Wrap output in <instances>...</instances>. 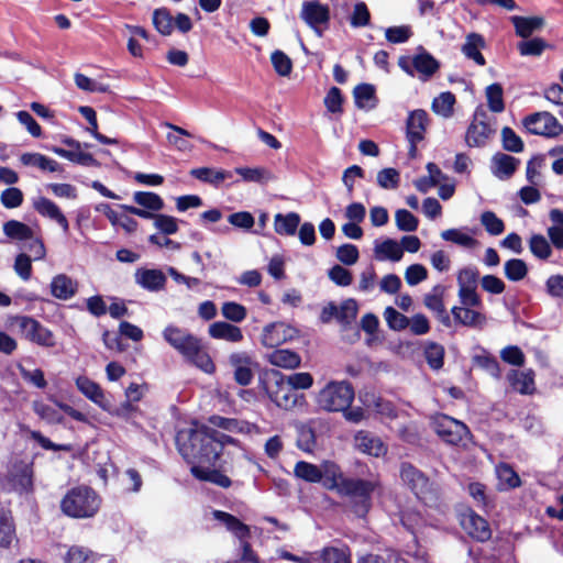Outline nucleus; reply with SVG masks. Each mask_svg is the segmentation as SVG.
Instances as JSON below:
<instances>
[{
    "label": "nucleus",
    "mask_w": 563,
    "mask_h": 563,
    "mask_svg": "<svg viewBox=\"0 0 563 563\" xmlns=\"http://www.w3.org/2000/svg\"><path fill=\"white\" fill-rule=\"evenodd\" d=\"M175 442L179 454L195 467L217 466L227 444H238V440L217 429L194 421L191 427L179 430Z\"/></svg>",
    "instance_id": "1"
},
{
    "label": "nucleus",
    "mask_w": 563,
    "mask_h": 563,
    "mask_svg": "<svg viewBox=\"0 0 563 563\" xmlns=\"http://www.w3.org/2000/svg\"><path fill=\"white\" fill-rule=\"evenodd\" d=\"M162 335L188 363L206 374H213L216 372V364L200 338L196 336L187 329L175 324L166 325Z\"/></svg>",
    "instance_id": "2"
},
{
    "label": "nucleus",
    "mask_w": 563,
    "mask_h": 563,
    "mask_svg": "<svg viewBox=\"0 0 563 563\" xmlns=\"http://www.w3.org/2000/svg\"><path fill=\"white\" fill-rule=\"evenodd\" d=\"M324 485L335 489L340 496L347 497L350 508L358 518H364L373 506V494L380 488L379 481L344 477L341 473H332Z\"/></svg>",
    "instance_id": "3"
},
{
    "label": "nucleus",
    "mask_w": 563,
    "mask_h": 563,
    "mask_svg": "<svg viewBox=\"0 0 563 563\" xmlns=\"http://www.w3.org/2000/svg\"><path fill=\"white\" fill-rule=\"evenodd\" d=\"M101 497L90 486L78 485L67 490L59 507L62 512L73 519L92 518L100 509Z\"/></svg>",
    "instance_id": "4"
},
{
    "label": "nucleus",
    "mask_w": 563,
    "mask_h": 563,
    "mask_svg": "<svg viewBox=\"0 0 563 563\" xmlns=\"http://www.w3.org/2000/svg\"><path fill=\"white\" fill-rule=\"evenodd\" d=\"M400 478L404 485L427 507L438 508L441 504V489L421 470L409 462L400 465Z\"/></svg>",
    "instance_id": "5"
},
{
    "label": "nucleus",
    "mask_w": 563,
    "mask_h": 563,
    "mask_svg": "<svg viewBox=\"0 0 563 563\" xmlns=\"http://www.w3.org/2000/svg\"><path fill=\"white\" fill-rule=\"evenodd\" d=\"M355 397L349 380H330L316 396L318 407L327 412H340L350 408Z\"/></svg>",
    "instance_id": "6"
},
{
    "label": "nucleus",
    "mask_w": 563,
    "mask_h": 563,
    "mask_svg": "<svg viewBox=\"0 0 563 563\" xmlns=\"http://www.w3.org/2000/svg\"><path fill=\"white\" fill-rule=\"evenodd\" d=\"M0 483L3 488L19 494L32 493L34 489L33 460L19 456L12 457Z\"/></svg>",
    "instance_id": "7"
},
{
    "label": "nucleus",
    "mask_w": 563,
    "mask_h": 563,
    "mask_svg": "<svg viewBox=\"0 0 563 563\" xmlns=\"http://www.w3.org/2000/svg\"><path fill=\"white\" fill-rule=\"evenodd\" d=\"M418 51V54L412 58L409 56H400L398 58V66L411 77H413L415 71H417L422 80H428L440 69V62L423 46H419Z\"/></svg>",
    "instance_id": "8"
},
{
    "label": "nucleus",
    "mask_w": 563,
    "mask_h": 563,
    "mask_svg": "<svg viewBox=\"0 0 563 563\" xmlns=\"http://www.w3.org/2000/svg\"><path fill=\"white\" fill-rule=\"evenodd\" d=\"M430 424L437 435L448 444L459 445L470 434L465 423L445 413H437Z\"/></svg>",
    "instance_id": "9"
},
{
    "label": "nucleus",
    "mask_w": 563,
    "mask_h": 563,
    "mask_svg": "<svg viewBox=\"0 0 563 563\" xmlns=\"http://www.w3.org/2000/svg\"><path fill=\"white\" fill-rule=\"evenodd\" d=\"M15 324L27 341L42 347L56 346V336L53 331L43 325L35 318L30 316H19L15 318Z\"/></svg>",
    "instance_id": "10"
},
{
    "label": "nucleus",
    "mask_w": 563,
    "mask_h": 563,
    "mask_svg": "<svg viewBox=\"0 0 563 563\" xmlns=\"http://www.w3.org/2000/svg\"><path fill=\"white\" fill-rule=\"evenodd\" d=\"M300 19L321 37L323 30L329 27L330 9L319 0H307L302 2Z\"/></svg>",
    "instance_id": "11"
},
{
    "label": "nucleus",
    "mask_w": 563,
    "mask_h": 563,
    "mask_svg": "<svg viewBox=\"0 0 563 563\" xmlns=\"http://www.w3.org/2000/svg\"><path fill=\"white\" fill-rule=\"evenodd\" d=\"M523 125L533 135L556 137L563 132V125L548 111L534 112L523 119Z\"/></svg>",
    "instance_id": "12"
},
{
    "label": "nucleus",
    "mask_w": 563,
    "mask_h": 563,
    "mask_svg": "<svg viewBox=\"0 0 563 563\" xmlns=\"http://www.w3.org/2000/svg\"><path fill=\"white\" fill-rule=\"evenodd\" d=\"M274 377L273 384H265V390L269 399L279 408L290 409L297 402V393L294 388L285 380V376L278 372L273 371Z\"/></svg>",
    "instance_id": "13"
},
{
    "label": "nucleus",
    "mask_w": 563,
    "mask_h": 563,
    "mask_svg": "<svg viewBox=\"0 0 563 563\" xmlns=\"http://www.w3.org/2000/svg\"><path fill=\"white\" fill-rule=\"evenodd\" d=\"M460 525L477 542H486L492 538V529L488 521L472 508H467L461 514Z\"/></svg>",
    "instance_id": "14"
},
{
    "label": "nucleus",
    "mask_w": 563,
    "mask_h": 563,
    "mask_svg": "<svg viewBox=\"0 0 563 563\" xmlns=\"http://www.w3.org/2000/svg\"><path fill=\"white\" fill-rule=\"evenodd\" d=\"M228 362L233 369L234 382L240 386H249L254 378L252 356L247 352H234L229 355Z\"/></svg>",
    "instance_id": "15"
},
{
    "label": "nucleus",
    "mask_w": 563,
    "mask_h": 563,
    "mask_svg": "<svg viewBox=\"0 0 563 563\" xmlns=\"http://www.w3.org/2000/svg\"><path fill=\"white\" fill-rule=\"evenodd\" d=\"M355 448L367 455L379 457L387 453V446L377 435L367 430H360L354 437Z\"/></svg>",
    "instance_id": "16"
},
{
    "label": "nucleus",
    "mask_w": 563,
    "mask_h": 563,
    "mask_svg": "<svg viewBox=\"0 0 563 563\" xmlns=\"http://www.w3.org/2000/svg\"><path fill=\"white\" fill-rule=\"evenodd\" d=\"M318 563H352L351 548L341 541L336 545L323 547L313 553Z\"/></svg>",
    "instance_id": "17"
},
{
    "label": "nucleus",
    "mask_w": 563,
    "mask_h": 563,
    "mask_svg": "<svg viewBox=\"0 0 563 563\" xmlns=\"http://www.w3.org/2000/svg\"><path fill=\"white\" fill-rule=\"evenodd\" d=\"M222 464L217 462V466H195L190 467L192 476L201 482H208L221 488H229L232 485L231 478L222 471Z\"/></svg>",
    "instance_id": "18"
},
{
    "label": "nucleus",
    "mask_w": 563,
    "mask_h": 563,
    "mask_svg": "<svg viewBox=\"0 0 563 563\" xmlns=\"http://www.w3.org/2000/svg\"><path fill=\"white\" fill-rule=\"evenodd\" d=\"M33 208L38 214L55 221L65 233H68L69 222L54 201L46 197H38L34 200Z\"/></svg>",
    "instance_id": "19"
},
{
    "label": "nucleus",
    "mask_w": 563,
    "mask_h": 563,
    "mask_svg": "<svg viewBox=\"0 0 563 563\" xmlns=\"http://www.w3.org/2000/svg\"><path fill=\"white\" fill-rule=\"evenodd\" d=\"M76 387L93 404L103 410H109L110 401L106 398L104 391L98 383L93 382L87 376H78L76 378Z\"/></svg>",
    "instance_id": "20"
},
{
    "label": "nucleus",
    "mask_w": 563,
    "mask_h": 563,
    "mask_svg": "<svg viewBox=\"0 0 563 563\" xmlns=\"http://www.w3.org/2000/svg\"><path fill=\"white\" fill-rule=\"evenodd\" d=\"M494 133L489 123L484 120H478V113L475 112L474 120L467 128L465 134L466 144L470 147H481L486 145L488 139Z\"/></svg>",
    "instance_id": "21"
},
{
    "label": "nucleus",
    "mask_w": 563,
    "mask_h": 563,
    "mask_svg": "<svg viewBox=\"0 0 563 563\" xmlns=\"http://www.w3.org/2000/svg\"><path fill=\"white\" fill-rule=\"evenodd\" d=\"M292 328L284 322H272L264 327L262 333V344L266 347H277L291 338Z\"/></svg>",
    "instance_id": "22"
},
{
    "label": "nucleus",
    "mask_w": 563,
    "mask_h": 563,
    "mask_svg": "<svg viewBox=\"0 0 563 563\" xmlns=\"http://www.w3.org/2000/svg\"><path fill=\"white\" fill-rule=\"evenodd\" d=\"M429 115L423 109H416L408 113L406 120V139L424 140Z\"/></svg>",
    "instance_id": "23"
},
{
    "label": "nucleus",
    "mask_w": 563,
    "mask_h": 563,
    "mask_svg": "<svg viewBox=\"0 0 563 563\" xmlns=\"http://www.w3.org/2000/svg\"><path fill=\"white\" fill-rule=\"evenodd\" d=\"M135 282L148 291H159L165 288L167 278L161 269L139 268L135 272Z\"/></svg>",
    "instance_id": "24"
},
{
    "label": "nucleus",
    "mask_w": 563,
    "mask_h": 563,
    "mask_svg": "<svg viewBox=\"0 0 563 563\" xmlns=\"http://www.w3.org/2000/svg\"><path fill=\"white\" fill-rule=\"evenodd\" d=\"M13 542H18V537L12 511L0 501V547L10 548Z\"/></svg>",
    "instance_id": "25"
},
{
    "label": "nucleus",
    "mask_w": 563,
    "mask_h": 563,
    "mask_svg": "<svg viewBox=\"0 0 563 563\" xmlns=\"http://www.w3.org/2000/svg\"><path fill=\"white\" fill-rule=\"evenodd\" d=\"M486 46L484 36L479 33H468L465 37V43L461 47V52L468 59H472L478 66H485L486 59L481 49Z\"/></svg>",
    "instance_id": "26"
},
{
    "label": "nucleus",
    "mask_w": 563,
    "mask_h": 563,
    "mask_svg": "<svg viewBox=\"0 0 563 563\" xmlns=\"http://www.w3.org/2000/svg\"><path fill=\"white\" fill-rule=\"evenodd\" d=\"M208 333L212 339L223 340L231 343H239L243 340L242 330L232 323L225 321H216L208 328Z\"/></svg>",
    "instance_id": "27"
},
{
    "label": "nucleus",
    "mask_w": 563,
    "mask_h": 563,
    "mask_svg": "<svg viewBox=\"0 0 563 563\" xmlns=\"http://www.w3.org/2000/svg\"><path fill=\"white\" fill-rule=\"evenodd\" d=\"M213 518L220 521L228 531L239 539L251 538V528L232 514L222 510H214Z\"/></svg>",
    "instance_id": "28"
},
{
    "label": "nucleus",
    "mask_w": 563,
    "mask_h": 563,
    "mask_svg": "<svg viewBox=\"0 0 563 563\" xmlns=\"http://www.w3.org/2000/svg\"><path fill=\"white\" fill-rule=\"evenodd\" d=\"M78 290V284L76 280H73L66 274H58L53 277L51 283V292L52 295L60 300L70 299L76 295Z\"/></svg>",
    "instance_id": "29"
},
{
    "label": "nucleus",
    "mask_w": 563,
    "mask_h": 563,
    "mask_svg": "<svg viewBox=\"0 0 563 563\" xmlns=\"http://www.w3.org/2000/svg\"><path fill=\"white\" fill-rule=\"evenodd\" d=\"M510 386L521 395H532L536 391L534 372L532 369L519 372L512 369L508 374Z\"/></svg>",
    "instance_id": "30"
},
{
    "label": "nucleus",
    "mask_w": 563,
    "mask_h": 563,
    "mask_svg": "<svg viewBox=\"0 0 563 563\" xmlns=\"http://www.w3.org/2000/svg\"><path fill=\"white\" fill-rule=\"evenodd\" d=\"M510 21L515 27L516 34L522 38H528L533 32L544 26L545 20L542 16H520L514 15Z\"/></svg>",
    "instance_id": "31"
},
{
    "label": "nucleus",
    "mask_w": 563,
    "mask_h": 563,
    "mask_svg": "<svg viewBox=\"0 0 563 563\" xmlns=\"http://www.w3.org/2000/svg\"><path fill=\"white\" fill-rule=\"evenodd\" d=\"M268 362L276 366L286 369H295L300 366V355L288 349H276L268 355Z\"/></svg>",
    "instance_id": "32"
},
{
    "label": "nucleus",
    "mask_w": 563,
    "mask_h": 563,
    "mask_svg": "<svg viewBox=\"0 0 563 563\" xmlns=\"http://www.w3.org/2000/svg\"><path fill=\"white\" fill-rule=\"evenodd\" d=\"M190 176L214 187H218L222 181L232 176L231 172L224 169H214L211 167L192 168L189 172Z\"/></svg>",
    "instance_id": "33"
},
{
    "label": "nucleus",
    "mask_w": 563,
    "mask_h": 563,
    "mask_svg": "<svg viewBox=\"0 0 563 563\" xmlns=\"http://www.w3.org/2000/svg\"><path fill=\"white\" fill-rule=\"evenodd\" d=\"M53 153L56 155L68 159L71 163L81 165V166H92V167H99L100 163L93 157L92 154L87 152H81L80 150H66L58 146H52L49 148Z\"/></svg>",
    "instance_id": "34"
},
{
    "label": "nucleus",
    "mask_w": 563,
    "mask_h": 563,
    "mask_svg": "<svg viewBox=\"0 0 563 563\" xmlns=\"http://www.w3.org/2000/svg\"><path fill=\"white\" fill-rule=\"evenodd\" d=\"M300 216L297 212H288L286 214L277 213L274 218V230L279 235H294L300 224Z\"/></svg>",
    "instance_id": "35"
},
{
    "label": "nucleus",
    "mask_w": 563,
    "mask_h": 563,
    "mask_svg": "<svg viewBox=\"0 0 563 563\" xmlns=\"http://www.w3.org/2000/svg\"><path fill=\"white\" fill-rule=\"evenodd\" d=\"M209 421L217 428L235 433H251L255 428L254 424L247 421L239 420L235 418H225L217 415L211 416Z\"/></svg>",
    "instance_id": "36"
},
{
    "label": "nucleus",
    "mask_w": 563,
    "mask_h": 563,
    "mask_svg": "<svg viewBox=\"0 0 563 563\" xmlns=\"http://www.w3.org/2000/svg\"><path fill=\"white\" fill-rule=\"evenodd\" d=\"M80 114L88 121L89 128L87 131L101 144L117 145L119 141L117 139L109 137L98 131L97 113L93 108L89 106H81L79 108Z\"/></svg>",
    "instance_id": "37"
},
{
    "label": "nucleus",
    "mask_w": 563,
    "mask_h": 563,
    "mask_svg": "<svg viewBox=\"0 0 563 563\" xmlns=\"http://www.w3.org/2000/svg\"><path fill=\"white\" fill-rule=\"evenodd\" d=\"M549 217L552 222V225L548 228L551 244L558 250H563V210L551 209Z\"/></svg>",
    "instance_id": "38"
},
{
    "label": "nucleus",
    "mask_w": 563,
    "mask_h": 563,
    "mask_svg": "<svg viewBox=\"0 0 563 563\" xmlns=\"http://www.w3.org/2000/svg\"><path fill=\"white\" fill-rule=\"evenodd\" d=\"M375 254L376 258L380 261L389 260L391 262H399L404 256V249L397 241L386 239L375 246Z\"/></svg>",
    "instance_id": "39"
},
{
    "label": "nucleus",
    "mask_w": 563,
    "mask_h": 563,
    "mask_svg": "<svg viewBox=\"0 0 563 563\" xmlns=\"http://www.w3.org/2000/svg\"><path fill=\"white\" fill-rule=\"evenodd\" d=\"M496 169L494 174L499 178H510L517 170L520 161L511 155L498 153L494 156Z\"/></svg>",
    "instance_id": "40"
},
{
    "label": "nucleus",
    "mask_w": 563,
    "mask_h": 563,
    "mask_svg": "<svg viewBox=\"0 0 563 563\" xmlns=\"http://www.w3.org/2000/svg\"><path fill=\"white\" fill-rule=\"evenodd\" d=\"M496 474L500 485L505 489H514L521 486V478L515 468L505 462H500L496 466Z\"/></svg>",
    "instance_id": "41"
},
{
    "label": "nucleus",
    "mask_w": 563,
    "mask_h": 563,
    "mask_svg": "<svg viewBox=\"0 0 563 563\" xmlns=\"http://www.w3.org/2000/svg\"><path fill=\"white\" fill-rule=\"evenodd\" d=\"M234 172L246 183L266 184L274 178L265 167H236Z\"/></svg>",
    "instance_id": "42"
},
{
    "label": "nucleus",
    "mask_w": 563,
    "mask_h": 563,
    "mask_svg": "<svg viewBox=\"0 0 563 563\" xmlns=\"http://www.w3.org/2000/svg\"><path fill=\"white\" fill-rule=\"evenodd\" d=\"M4 234L18 241L32 240L34 236L33 230L25 223L18 220H9L3 224Z\"/></svg>",
    "instance_id": "43"
},
{
    "label": "nucleus",
    "mask_w": 563,
    "mask_h": 563,
    "mask_svg": "<svg viewBox=\"0 0 563 563\" xmlns=\"http://www.w3.org/2000/svg\"><path fill=\"white\" fill-rule=\"evenodd\" d=\"M455 101V95L451 91L441 92L439 97L433 99L431 109L443 118H450L453 114Z\"/></svg>",
    "instance_id": "44"
},
{
    "label": "nucleus",
    "mask_w": 563,
    "mask_h": 563,
    "mask_svg": "<svg viewBox=\"0 0 563 563\" xmlns=\"http://www.w3.org/2000/svg\"><path fill=\"white\" fill-rule=\"evenodd\" d=\"M467 492L477 507L487 510L494 507V501L487 494V487L483 483L473 482L467 485Z\"/></svg>",
    "instance_id": "45"
},
{
    "label": "nucleus",
    "mask_w": 563,
    "mask_h": 563,
    "mask_svg": "<svg viewBox=\"0 0 563 563\" xmlns=\"http://www.w3.org/2000/svg\"><path fill=\"white\" fill-rule=\"evenodd\" d=\"M98 554L92 552L90 549L73 545L68 549L64 562L65 563H96Z\"/></svg>",
    "instance_id": "46"
},
{
    "label": "nucleus",
    "mask_w": 563,
    "mask_h": 563,
    "mask_svg": "<svg viewBox=\"0 0 563 563\" xmlns=\"http://www.w3.org/2000/svg\"><path fill=\"white\" fill-rule=\"evenodd\" d=\"M294 473L296 477L308 483H319L322 479L321 470L317 465L306 461L297 462L294 468Z\"/></svg>",
    "instance_id": "47"
},
{
    "label": "nucleus",
    "mask_w": 563,
    "mask_h": 563,
    "mask_svg": "<svg viewBox=\"0 0 563 563\" xmlns=\"http://www.w3.org/2000/svg\"><path fill=\"white\" fill-rule=\"evenodd\" d=\"M133 201L139 206L158 212L164 208V200L162 197L152 191H136L133 195Z\"/></svg>",
    "instance_id": "48"
},
{
    "label": "nucleus",
    "mask_w": 563,
    "mask_h": 563,
    "mask_svg": "<svg viewBox=\"0 0 563 563\" xmlns=\"http://www.w3.org/2000/svg\"><path fill=\"white\" fill-rule=\"evenodd\" d=\"M528 265L521 258H510L504 264V273L508 280L519 282L528 275Z\"/></svg>",
    "instance_id": "49"
},
{
    "label": "nucleus",
    "mask_w": 563,
    "mask_h": 563,
    "mask_svg": "<svg viewBox=\"0 0 563 563\" xmlns=\"http://www.w3.org/2000/svg\"><path fill=\"white\" fill-rule=\"evenodd\" d=\"M33 411L44 421L51 424L62 423L64 417L54 407L43 402L42 400H34L32 402Z\"/></svg>",
    "instance_id": "50"
},
{
    "label": "nucleus",
    "mask_w": 563,
    "mask_h": 563,
    "mask_svg": "<svg viewBox=\"0 0 563 563\" xmlns=\"http://www.w3.org/2000/svg\"><path fill=\"white\" fill-rule=\"evenodd\" d=\"M444 347L437 342H428L424 347V357L432 369H440L444 365Z\"/></svg>",
    "instance_id": "51"
},
{
    "label": "nucleus",
    "mask_w": 563,
    "mask_h": 563,
    "mask_svg": "<svg viewBox=\"0 0 563 563\" xmlns=\"http://www.w3.org/2000/svg\"><path fill=\"white\" fill-rule=\"evenodd\" d=\"M530 252L537 258L547 261L552 255V247L550 242L542 234H532L529 240Z\"/></svg>",
    "instance_id": "52"
},
{
    "label": "nucleus",
    "mask_w": 563,
    "mask_h": 563,
    "mask_svg": "<svg viewBox=\"0 0 563 563\" xmlns=\"http://www.w3.org/2000/svg\"><path fill=\"white\" fill-rule=\"evenodd\" d=\"M487 106L492 112L499 113L505 110L503 86L494 82L486 88Z\"/></svg>",
    "instance_id": "53"
},
{
    "label": "nucleus",
    "mask_w": 563,
    "mask_h": 563,
    "mask_svg": "<svg viewBox=\"0 0 563 563\" xmlns=\"http://www.w3.org/2000/svg\"><path fill=\"white\" fill-rule=\"evenodd\" d=\"M174 19L166 8L156 9L153 12V24L158 33L162 35H170L173 32Z\"/></svg>",
    "instance_id": "54"
},
{
    "label": "nucleus",
    "mask_w": 563,
    "mask_h": 563,
    "mask_svg": "<svg viewBox=\"0 0 563 563\" xmlns=\"http://www.w3.org/2000/svg\"><path fill=\"white\" fill-rule=\"evenodd\" d=\"M444 241L452 242L466 249H474L478 242L468 234L461 232L459 229H448L441 232Z\"/></svg>",
    "instance_id": "55"
},
{
    "label": "nucleus",
    "mask_w": 563,
    "mask_h": 563,
    "mask_svg": "<svg viewBox=\"0 0 563 563\" xmlns=\"http://www.w3.org/2000/svg\"><path fill=\"white\" fill-rule=\"evenodd\" d=\"M358 311L354 299H346L338 306V322L343 327H349L356 318Z\"/></svg>",
    "instance_id": "56"
},
{
    "label": "nucleus",
    "mask_w": 563,
    "mask_h": 563,
    "mask_svg": "<svg viewBox=\"0 0 563 563\" xmlns=\"http://www.w3.org/2000/svg\"><path fill=\"white\" fill-rule=\"evenodd\" d=\"M501 141L504 150L508 152L520 153L525 148L523 141L510 126L503 128Z\"/></svg>",
    "instance_id": "57"
},
{
    "label": "nucleus",
    "mask_w": 563,
    "mask_h": 563,
    "mask_svg": "<svg viewBox=\"0 0 563 563\" xmlns=\"http://www.w3.org/2000/svg\"><path fill=\"white\" fill-rule=\"evenodd\" d=\"M548 47V43L541 37H533L518 43V51L522 56H540Z\"/></svg>",
    "instance_id": "58"
},
{
    "label": "nucleus",
    "mask_w": 563,
    "mask_h": 563,
    "mask_svg": "<svg viewBox=\"0 0 563 563\" xmlns=\"http://www.w3.org/2000/svg\"><path fill=\"white\" fill-rule=\"evenodd\" d=\"M274 70L283 77L289 76L292 70V62L283 51L276 49L271 55Z\"/></svg>",
    "instance_id": "59"
},
{
    "label": "nucleus",
    "mask_w": 563,
    "mask_h": 563,
    "mask_svg": "<svg viewBox=\"0 0 563 563\" xmlns=\"http://www.w3.org/2000/svg\"><path fill=\"white\" fill-rule=\"evenodd\" d=\"M396 225L400 231L413 232L418 229L419 220L407 209H398L395 213Z\"/></svg>",
    "instance_id": "60"
},
{
    "label": "nucleus",
    "mask_w": 563,
    "mask_h": 563,
    "mask_svg": "<svg viewBox=\"0 0 563 563\" xmlns=\"http://www.w3.org/2000/svg\"><path fill=\"white\" fill-rule=\"evenodd\" d=\"M384 317L386 319V322H387L388 327L391 330H395V331H402L410 323V320H409L408 317H406L405 314L400 313L399 311H397L391 306H388L385 309Z\"/></svg>",
    "instance_id": "61"
},
{
    "label": "nucleus",
    "mask_w": 563,
    "mask_h": 563,
    "mask_svg": "<svg viewBox=\"0 0 563 563\" xmlns=\"http://www.w3.org/2000/svg\"><path fill=\"white\" fill-rule=\"evenodd\" d=\"M222 316L232 322H242L247 314L246 308L235 301H227L221 307Z\"/></svg>",
    "instance_id": "62"
},
{
    "label": "nucleus",
    "mask_w": 563,
    "mask_h": 563,
    "mask_svg": "<svg viewBox=\"0 0 563 563\" xmlns=\"http://www.w3.org/2000/svg\"><path fill=\"white\" fill-rule=\"evenodd\" d=\"M481 223L490 235H499L505 231L504 221L493 211H484L481 214Z\"/></svg>",
    "instance_id": "63"
},
{
    "label": "nucleus",
    "mask_w": 563,
    "mask_h": 563,
    "mask_svg": "<svg viewBox=\"0 0 563 563\" xmlns=\"http://www.w3.org/2000/svg\"><path fill=\"white\" fill-rule=\"evenodd\" d=\"M353 97L355 106L358 109H363L366 102L374 100L375 96V87L372 84H358L353 89Z\"/></svg>",
    "instance_id": "64"
}]
</instances>
